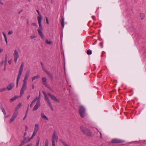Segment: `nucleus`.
Returning <instances> with one entry per match:
<instances>
[{
  "label": "nucleus",
  "mask_w": 146,
  "mask_h": 146,
  "mask_svg": "<svg viewBox=\"0 0 146 146\" xmlns=\"http://www.w3.org/2000/svg\"><path fill=\"white\" fill-rule=\"evenodd\" d=\"M48 139H46L45 141L44 146H48Z\"/></svg>",
  "instance_id": "nucleus-32"
},
{
  "label": "nucleus",
  "mask_w": 146,
  "mask_h": 146,
  "mask_svg": "<svg viewBox=\"0 0 146 146\" xmlns=\"http://www.w3.org/2000/svg\"><path fill=\"white\" fill-rule=\"evenodd\" d=\"M30 97V95H29L27 97V99H29Z\"/></svg>",
  "instance_id": "nucleus-54"
},
{
  "label": "nucleus",
  "mask_w": 146,
  "mask_h": 146,
  "mask_svg": "<svg viewBox=\"0 0 146 146\" xmlns=\"http://www.w3.org/2000/svg\"><path fill=\"white\" fill-rule=\"evenodd\" d=\"M32 143H29V144H28L27 145V146H31L32 145Z\"/></svg>",
  "instance_id": "nucleus-46"
},
{
  "label": "nucleus",
  "mask_w": 146,
  "mask_h": 146,
  "mask_svg": "<svg viewBox=\"0 0 146 146\" xmlns=\"http://www.w3.org/2000/svg\"><path fill=\"white\" fill-rule=\"evenodd\" d=\"M111 142L114 143H123L124 142V141L119 139L115 138L112 139Z\"/></svg>",
  "instance_id": "nucleus-6"
},
{
  "label": "nucleus",
  "mask_w": 146,
  "mask_h": 146,
  "mask_svg": "<svg viewBox=\"0 0 146 146\" xmlns=\"http://www.w3.org/2000/svg\"><path fill=\"white\" fill-rule=\"evenodd\" d=\"M39 139L38 138V139L36 141V146H39Z\"/></svg>",
  "instance_id": "nucleus-35"
},
{
  "label": "nucleus",
  "mask_w": 146,
  "mask_h": 146,
  "mask_svg": "<svg viewBox=\"0 0 146 146\" xmlns=\"http://www.w3.org/2000/svg\"><path fill=\"white\" fill-rule=\"evenodd\" d=\"M64 146H70V145L64 143Z\"/></svg>",
  "instance_id": "nucleus-48"
},
{
  "label": "nucleus",
  "mask_w": 146,
  "mask_h": 146,
  "mask_svg": "<svg viewBox=\"0 0 146 146\" xmlns=\"http://www.w3.org/2000/svg\"><path fill=\"white\" fill-rule=\"evenodd\" d=\"M36 133H37L36 132L34 131L33 133L32 134V135L31 136V137L29 139V141H30V140L31 139H33V137L35 135Z\"/></svg>",
  "instance_id": "nucleus-23"
},
{
  "label": "nucleus",
  "mask_w": 146,
  "mask_h": 146,
  "mask_svg": "<svg viewBox=\"0 0 146 146\" xmlns=\"http://www.w3.org/2000/svg\"><path fill=\"white\" fill-rule=\"evenodd\" d=\"M63 31H62V33H61V35L60 36V39L61 40V44L62 45V41L63 40Z\"/></svg>",
  "instance_id": "nucleus-29"
},
{
  "label": "nucleus",
  "mask_w": 146,
  "mask_h": 146,
  "mask_svg": "<svg viewBox=\"0 0 146 146\" xmlns=\"http://www.w3.org/2000/svg\"><path fill=\"white\" fill-rule=\"evenodd\" d=\"M1 110L3 112H5V110H4V108L2 107H1Z\"/></svg>",
  "instance_id": "nucleus-40"
},
{
  "label": "nucleus",
  "mask_w": 146,
  "mask_h": 146,
  "mask_svg": "<svg viewBox=\"0 0 146 146\" xmlns=\"http://www.w3.org/2000/svg\"><path fill=\"white\" fill-rule=\"evenodd\" d=\"M100 134L101 137L102 138V134H101V133L100 132Z\"/></svg>",
  "instance_id": "nucleus-64"
},
{
  "label": "nucleus",
  "mask_w": 146,
  "mask_h": 146,
  "mask_svg": "<svg viewBox=\"0 0 146 146\" xmlns=\"http://www.w3.org/2000/svg\"><path fill=\"white\" fill-rule=\"evenodd\" d=\"M40 99V97H36L32 101V102L31 103V104H32V105H33V103L35 102L38 99Z\"/></svg>",
  "instance_id": "nucleus-22"
},
{
  "label": "nucleus",
  "mask_w": 146,
  "mask_h": 146,
  "mask_svg": "<svg viewBox=\"0 0 146 146\" xmlns=\"http://www.w3.org/2000/svg\"><path fill=\"white\" fill-rule=\"evenodd\" d=\"M37 102L36 105L35 106L33 109V111H36V110L39 107L40 105V99Z\"/></svg>",
  "instance_id": "nucleus-9"
},
{
  "label": "nucleus",
  "mask_w": 146,
  "mask_h": 146,
  "mask_svg": "<svg viewBox=\"0 0 146 146\" xmlns=\"http://www.w3.org/2000/svg\"><path fill=\"white\" fill-rule=\"evenodd\" d=\"M27 115H26L25 114V116L23 118V119L24 120L26 118V117H27Z\"/></svg>",
  "instance_id": "nucleus-49"
},
{
  "label": "nucleus",
  "mask_w": 146,
  "mask_h": 146,
  "mask_svg": "<svg viewBox=\"0 0 146 146\" xmlns=\"http://www.w3.org/2000/svg\"><path fill=\"white\" fill-rule=\"evenodd\" d=\"M29 141V138L27 137H25L24 140L22 141L21 143L20 144L21 146L23 145L24 143L28 142Z\"/></svg>",
  "instance_id": "nucleus-12"
},
{
  "label": "nucleus",
  "mask_w": 146,
  "mask_h": 146,
  "mask_svg": "<svg viewBox=\"0 0 146 146\" xmlns=\"http://www.w3.org/2000/svg\"><path fill=\"white\" fill-rule=\"evenodd\" d=\"M25 131H26L28 129V126L26 125H25Z\"/></svg>",
  "instance_id": "nucleus-41"
},
{
  "label": "nucleus",
  "mask_w": 146,
  "mask_h": 146,
  "mask_svg": "<svg viewBox=\"0 0 146 146\" xmlns=\"http://www.w3.org/2000/svg\"><path fill=\"white\" fill-rule=\"evenodd\" d=\"M24 64L23 62H22L20 66V70L19 71L17 77H21V75L22 73L23 70V68L24 67Z\"/></svg>",
  "instance_id": "nucleus-7"
},
{
  "label": "nucleus",
  "mask_w": 146,
  "mask_h": 146,
  "mask_svg": "<svg viewBox=\"0 0 146 146\" xmlns=\"http://www.w3.org/2000/svg\"><path fill=\"white\" fill-rule=\"evenodd\" d=\"M27 86L23 85L22 88L21 90L20 93V97H21L24 92L25 90L27 89Z\"/></svg>",
  "instance_id": "nucleus-8"
},
{
  "label": "nucleus",
  "mask_w": 146,
  "mask_h": 146,
  "mask_svg": "<svg viewBox=\"0 0 146 146\" xmlns=\"http://www.w3.org/2000/svg\"><path fill=\"white\" fill-rule=\"evenodd\" d=\"M8 62L9 64H11L12 62V60H9L8 61Z\"/></svg>",
  "instance_id": "nucleus-42"
},
{
  "label": "nucleus",
  "mask_w": 146,
  "mask_h": 146,
  "mask_svg": "<svg viewBox=\"0 0 146 146\" xmlns=\"http://www.w3.org/2000/svg\"><path fill=\"white\" fill-rule=\"evenodd\" d=\"M58 139V137L56 135V132L54 131L53 133V136L52 137V143H55V142H56L57 141Z\"/></svg>",
  "instance_id": "nucleus-5"
},
{
  "label": "nucleus",
  "mask_w": 146,
  "mask_h": 146,
  "mask_svg": "<svg viewBox=\"0 0 146 146\" xmlns=\"http://www.w3.org/2000/svg\"><path fill=\"white\" fill-rule=\"evenodd\" d=\"M27 24H28L29 23V21L28 20H27Z\"/></svg>",
  "instance_id": "nucleus-58"
},
{
  "label": "nucleus",
  "mask_w": 146,
  "mask_h": 146,
  "mask_svg": "<svg viewBox=\"0 0 146 146\" xmlns=\"http://www.w3.org/2000/svg\"><path fill=\"white\" fill-rule=\"evenodd\" d=\"M3 36L4 37L6 43V44L7 45V37L6 35V34L4 32H3Z\"/></svg>",
  "instance_id": "nucleus-25"
},
{
  "label": "nucleus",
  "mask_w": 146,
  "mask_h": 146,
  "mask_svg": "<svg viewBox=\"0 0 146 146\" xmlns=\"http://www.w3.org/2000/svg\"><path fill=\"white\" fill-rule=\"evenodd\" d=\"M3 49H2L0 48V53H1V52L3 51Z\"/></svg>",
  "instance_id": "nucleus-56"
},
{
  "label": "nucleus",
  "mask_w": 146,
  "mask_h": 146,
  "mask_svg": "<svg viewBox=\"0 0 146 146\" xmlns=\"http://www.w3.org/2000/svg\"><path fill=\"white\" fill-rule=\"evenodd\" d=\"M62 21H61V25L63 28L64 27V19L62 17Z\"/></svg>",
  "instance_id": "nucleus-31"
},
{
  "label": "nucleus",
  "mask_w": 146,
  "mask_h": 146,
  "mask_svg": "<svg viewBox=\"0 0 146 146\" xmlns=\"http://www.w3.org/2000/svg\"><path fill=\"white\" fill-rule=\"evenodd\" d=\"M21 106L22 104L21 103H19L16 107L14 112H18L17 110L21 107Z\"/></svg>",
  "instance_id": "nucleus-18"
},
{
  "label": "nucleus",
  "mask_w": 146,
  "mask_h": 146,
  "mask_svg": "<svg viewBox=\"0 0 146 146\" xmlns=\"http://www.w3.org/2000/svg\"><path fill=\"white\" fill-rule=\"evenodd\" d=\"M48 94L52 100L56 102H59V100H58V99L56 98V97L52 95L50 93H48Z\"/></svg>",
  "instance_id": "nucleus-10"
},
{
  "label": "nucleus",
  "mask_w": 146,
  "mask_h": 146,
  "mask_svg": "<svg viewBox=\"0 0 146 146\" xmlns=\"http://www.w3.org/2000/svg\"><path fill=\"white\" fill-rule=\"evenodd\" d=\"M36 11H37V13H38V14L39 15H41L40 14V12H39V11H38V10H36Z\"/></svg>",
  "instance_id": "nucleus-45"
},
{
  "label": "nucleus",
  "mask_w": 146,
  "mask_h": 146,
  "mask_svg": "<svg viewBox=\"0 0 146 146\" xmlns=\"http://www.w3.org/2000/svg\"><path fill=\"white\" fill-rule=\"evenodd\" d=\"M41 23H38L39 27V28H40L39 29H42V25H41Z\"/></svg>",
  "instance_id": "nucleus-38"
},
{
  "label": "nucleus",
  "mask_w": 146,
  "mask_h": 146,
  "mask_svg": "<svg viewBox=\"0 0 146 146\" xmlns=\"http://www.w3.org/2000/svg\"><path fill=\"white\" fill-rule=\"evenodd\" d=\"M46 42L47 44H50L51 43V41H49L47 39H46Z\"/></svg>",
  "instance_id": "nucleus-34"
},
{
  "label": "nucleus",
  "mask_w": 146,
  "mask_h": 146,
  "mask_svg": "<svg viewBox=\"0 0 146 146\" xmlns=\"http://www.w3.org/2000/svg\"><path fill=\"white\" fill-rule=\"evenodd\" d=\"M30 73V72L29 70H27V72L26 73V74L25 75L24 79L27 80L28 78L29 75Z\"/></svg>",
  "instance_id": "nucleus-17"
},
{
  "label": "nucleus",
  "mask_w": 146,
  "mask_h": 146,
  "mask_svg": "<svg viewBox=\"0 0 146 146\" xmlns=\"http://www.w3.org/2000/svg\"><path fill=\"white\" fill-rule=\"evenodd\" d=\"M85 112V109L84 107L82 106H80L79 108V113L82 117H84L86 115Z\"/></svg>",
  "instance_id": "nucleus-2"
},
{
  "label": "nucleus",
  "mask_w": 146,
  "mask_h": 146,
  "mask_svg": "<svg viewBox=\"0 0 146 146\" xmlns=\"http://www.w3.org/2000/svg\"><path fill=\"white\" fill-rule=\"evenodd\" d=\"M46 23L47 24H49V22H48V19L47 17H46Z\"/></svg>",
  "instance_id": "nucleus-44"
},
{
  "label": "nucleus",
  "mask_w": 146,
  "mask_h": 146,
  "mask_svg": "<svg viewBox=\"0 0 146 146\" xmlns=\"http://www.w3.org/2000/svg\"><path fill=\"white\" fill-rule=\"evenodd\" d=\"M3 114H4V115H6V113L5 111V112H3Z\"/></svg>",
  "instance_id": "nucleus-60"
},
{
  "label": "nucleus",
  "mask_w": 146,
  "mask_h": 146,
  "mask_svg": "<svg viewBox=\"0 0 146 146\" xmlns=\"http://www.w3.org/2000/svg\"><path fill=\"white\" fill-rule=\"evenodd\" d=\"M13 33L12 31H9L8 33V35H10V34H12Z\"/></svg>",
  "instance_id": "nucleus-43"
},
{
  "label": "nucleus",
  "mask_w": 146,
  "mask_h": 146,
  "mask_svg": "<svg viewBox=\"0 0 146 146\" xmlns=\"http://www.w3.org/2000/svg\"><path fill=\"white\" fill-rule=\"evenodd\" d=\"M48 105L50 108V109H51V110H53V108L52 106V104L50 103V102H49V103H48Z\"/></svg>",
  "instance_id": "nucleus-28"
},
{
  "label": "nucleus",
  "mask_w": 146,
  "mask_h": 146,
  "mask_svg": "<svg viewBox=\"0 0 146 146\" xmlns=\"http://www.w3.org/2000/svg\"><path fill=\"white\" fill-rule=\"evenodd\" d=\"M52 146H55V143H52Z\"/></svg>",
  "instance_id": "nucleus-55"
},
{
  "label": "nucleus",
  "mask_w": 146,
  "mask_h": 146,
  "mask_svg": "<svg viewBox=\"0 0 146 146\" xmlns=\"http://www.w3.org/2000/svg\"><path fill=\"white\" fill-rule=\"evenodd\" d=\"M5 69H6V67H5V66L4 68V70H5Z\"/></svg>",
  "instance_id": "nucleus-62"
},
{
  "label": "nucleus",
  "mask_w": 146,
  "mask_h": 146,
  "mask_svg": "<svg viewBox=\"0 0 146 146\" xmlns=\"http://www.w3.org/2000/svg\"><path fill=\"white\" fill-rule=\"evenodd\" d=\"M27 135V133L26 132H25L24 133V137L25 136Z\"/></svg>",
  "instance_id": "nucleus-53"
},
{
  "label": "nucleus",
  "mask_w": 146,
  "mask_h": 146,
  "mask_svg": "<svg viewBox=\"0 0 146 146\" xmlns=\"http://www.w3.org/2000/svg\"><path fill=\"white\" fill-rule=\"evenodd\" d=\"M92 51L90 50H88L87 51V53L88 55H90L92 54Z\"/></svg>",
  "instance_id": "nucleus-36"
},
{
  "label": "nucleus",
  "mask_w": 146,
  "mask_h": 146,
  "mask_svg": "<svg viewBox=\"0 0 146 146\" xmlns=\"http://www.w3.org/2000/svg\"><path fill=\"white\" fill-rule=\"evenodd\" d=\"M145 17V15L144 14H141L140 15V18L141 20L143 19Z\"/></svg>",
  "instance_id": "nucleus-30"
},
{
  "label": "nucleus",
  "mask_w": 146,
  "mask_h": 146,
  "mask_svg": "<svg viewBox=\"0 0 146 146\" xmlns=\"http://www.w3.org/2000/svg\"><path fill=\"white\" fill-rule=\"evenodd\" d=\"M41 66H42V67L43 69L46 72V73H47L48 75L49 76L50 78H52V77L51 76L50 73L49 72H47V71H46V70H45V69L44 68V65H43V64L42 62H41Z\"/></svg>",
  "instance_id": "nucleus-15"
},
{
  "label": "nucleus",
  "mask_w": 146,
  "mask_h": 146,
  "mask_svg": "<svg viewBox=\"0 0 146 146\" xmlns=\"http://www.w3.org/2000/svg\"><path fill=\"white\" fill-rule=\"evenodd\" d=\"M39 125L38 124H36L35 125L34 129V131L37 132L39 129Z\"/></svg>",
  "instance_id": "nucleus-19"
},
{
  "label": "nucleus",
  "mask_w": 146,
  "mask_h": 146,
  "mask_svg": "<svg viewBox=\"0 0 146 146\" xmlns=\"http://www.w3.org/2000/svg\"><path fill=\"white\" fill-rule=\"evenodd\" d=\"M42 93L44 96L45 100L46 101V102H47L48 103H49V102H50V101L49 100L48 97L47 96L46 93L44 91L42 92Z\"/></svg>",
  "instance_id": "nucleus-14"
},
{
  "label": "nucleus",
  "mask_w": 146,
  "mask_h": 146,
  "mask_svg": "<svg viewBox=\"0 0 146 146\" xmlns=\"http://www.w3.org/2000/svg\"><path fill=\"white\" fill-rule=\"evenodd\" d=\"M36 36L35 35H31L30 36V38L31 39H33L36 37Z\"/></svg>",
  "instance_id": "nucleus-39"
},
{
  "label": "nucleus",
  "mask_w": 146,
  "mask_h": 146,
  "mask_svg": "<svg viewBox=\"0 0 146 146\" xmlns=\"http://www.w3.org/2000/svg\"><path fill=\"white\" fill-rule=\"evenodd\" d=\"M60 141L63 144H64V142H63V141H62V140H60Z\"/></svg>",
  "instance_id": "nucleus-57"
},
{
  "label": "nucleus",
  "mask_w": 146,
  "mask_h": 146,
  "mask_svg": "<svg viewBox=\"0 0 146 146\" xmlns=\"http://www.w3.org/2000/svg\"><path fill=\"white\" fill-rule=\"evenodd\" d=\"M18 114V112H14L11 118L9 120L10 123H11L15 120Z\"/></svg>",
  "instance_id": "nucleus-4"
},
{
  "label": "nucleus",
  "mask_w": 146,
  "mask_h": 146,
  "mask_svg": "<svg viewBox=\"0 0 146 146\" xmlns=\"http://www.w3.org/2000/svg\"><path fill=\"white\" fill-rule=\"evenodd\" d=\"M20 78V77H17V83H16V87H17L18 85V84H19V80Z\"/></svg>",
  "instance_id": "nucleus-26"
},
{
  "label": "nucleus",
  "mask_w": 146,
  "mask_h": 146,
  "mask_svg": "<svg viewBox=\"0 0 146 146\" xmlns=\"http://www.w3.org/2000/svg\"><path fill=\"white\" fill-rule=\"evenodd\" d=\"M9 116V115H7L5 116V118H7Z\"/></svg>",
  "instance_id": "nucleus-59"
},
{
  "label": "nucleus",
  "mask_w": 146,
  "mask_h": 146,
  "mask_svg": "<svg viewBox=\"0 0 146 146\" xmlns=\"http://www.w3.org/2000/svg\"><path fill=\"white\" fill-rule=\"evenodd\" d=\"M3 114H4V115H6V113L5 111V112H3Z\"/></svg>",
  "instance_id": "nucleus-61"
},
{
  "label": "nucleus",
  "mask_w": 146,
  "mask_h": 146,
  "mask_svg": "<svg viewBox=\"0 0 146 146\" xmlns=\"http://www.w3.org/2000/svg\"><path fill=\"white\" fill-rule=\"evenodd\" d=\"M19 97L18 96H15L12 98H11L10 99V102H11L14 100H16L17 98Z\"/></svg>",
  "instance_id": "nucleus-24"
},
{
  "label": "nucleus",
  "mask_w": 146,
  "mask_h": 146,
  "mask_svg": "<svg viewBox=\"0 0 146 146\" xmlns=\"http://www.w3.org/2000/svg\"><path fill=\"white\" fill-rule=\"evenodd\" d=\"M32 25H33L35 26H36V24L35 23H32Z\"/></svg>",
  "instance_id": "nucleus-52"
},
{
  "label": "nucleus",
  "mask_w": 146,
  "mask_h": 146,
  "mask_svg": "<svg viewBox=\"0 0 146 146\" xmlns=\"http://www.w3.org/2000/svg\"><path fill=\"white\" fill-rule=\"evenodd\" d=\"M80 129L82 132L84 134L89 137L92 136V133L88 128L83 125H81Z\"/></svg>",
  "instance_id": "nucleus-1"
},
{
  "label": "nucleus",
  "mask_w": 146,
  "mask_h": 146,
  "mask_svg": "<svg viewBox=\"0 0 146 146\" xmlns=\"http://www.w3.org/2000/svg\"><path fill=\"white\" fill-rule=\"evenodd\" d=\"M42 19V16L41 15H39L37 17V19L38 23H41V20Z\"/></svg>",
  "instance_id": "nucleus-21"
},
{
  "label": "nucleus",
  "mask_w": 146,
  "mask_h": 146,
  "mask_svg": "<svg viewBox=\"0 0 146 146\" xmlns=\"http://www.w3.org/2000/svg\"><path fill=\"white\" fill-rule=\"evenodd\" d=\"M6 90V88H0V92H3L4 91H5Z\"/></svg>",
  "instance_id": "nucleus-37"
},
{
  "label": "nucleus",
  "mask_w": 146,
  "mask_h": 146,
  "mask_svg": "<svg viewBox=\"0 0 146 146\" xmlns=\"http://www.w3.org/2000/svg\"><path fill=\"white\" fill-rule=\"evenodd\" d=\"M13 55L14 57V61L15 64L17 63V61L19 57V54L18 51L16 50H15L13 53Z\"/></svg>",
  "instance_id": "nucleus-3"
},
{
  "label": "nucleus",
  "mask_w": 146,
  "mask_h": 146,
  "mask_svg": "<svg viewBox=\"0 0 146 146\" xmlns=\"http://www.w3.org/2000/svg\"><path fill=\"white\" fill-rule=\"evenodd\" d=\"M14 86V84L12 83L9 84L8 85L7 87V88L8 90H12Z\"/></svg>",
  "instance_id": "nucleus-11"
},
{
  "label": "nucleus",
  "mask_w": 146,
  "mask_h": 146,
  "mask_svg": "<svg viewBox=\"0 0 146 146\" xmlns=\"http://www.w3.org/2000/svg\"><path fill=\"white\" fill-rule=\"evenodd\" d=\"M28 108H29V107H28V108L27 111L26 112V113H25V115H27V114L28 113Z\"/></svg>",
  "instance_id": "nucleus-47"
},
{
  "label": "nucleus",
  "mask_w": 146,
  "mask_h": 146,
  "mask_svg": "<svg viewBox=\"0 0 146 146\" xmlns=\"http://www.w3.org/2000/svg\"><path fill=\"white\" fill-rule=\"evenodd\" d=\"M103 44V43L102 42H100V45H101V47L102 48V45Z\"/></svg>",
  "instance_id": "nucleus-51"
},
{
  "label": "nucleus",
  "mask_w": 146,
  "mask_h": 146,
  "mask_svg": "<svg viewBox=\"0 0 146 146\" xmlns=\"http://www.w3.org/2000/svg\"><path fill=\"white\" fill-rule=\"evenodd\" d=\"M39 77V76L38 75L35 76L32 78V81H34L35 79L38 78Z\"/></svg>",
  "instance_id": "nucleus-27"
},
{
  "label": "nucleus",
  "mask_w": 146,
  "mask_h": 146,
  "mask_svg": "<svg viewBox=\"0 0 146 146\" xmlns=\"http://www.w3.org/2000/svg\"><path fill=\"white\" fill-rule=\"evenodd\" d=\"M42 82L45 86H47V85L46 82V78L43 77L42 78Z\"/></svg>",
  "instance_id": "nucleus-20"
},
{
  "label": "nucleus",
  "mask_w": 146,
  "mask_h": 146,
  "mask_svg": "<svg viewBox=\"0 0 146 146\" xmlns=\"http://www.w3.org/2000/svg\"><path fill=\"white\" fill-rule=\"evenodd\" d=\"M32 104H31L30 105V107H31V108H32Z\"/></svg>",
  "instance_id": "nucleus-63"
},
{
  "label": "nucleus",
  "mask_w": 146,
  "mask_h": 146,
  "mask_svg": "<svg viewBox=\"0 0 146 146\" xmlns=\"http://www.w3.org/2000/svg\"><path fill=\"white\" fill-rule=\"evenodd\" d=\"M41 117L44 119H46V120H48V118L46 116L44 113H42L41 114Z\"/></svg>",
  "instance_id": "nucleus-16"
},
{
  "label": "nucleus",
  "mask_w": 146,
  "mask_h": 146,
  "mask_svg": "<svg viewBox=\"0 0 146 146\" xmlns=\"http://www.w3.org/2000/svg\"><path fill=\"white\" fill-rule=\"evenodd\" d=\"M27 80L24 79L23 80V85H26L27 86Z\"/></svg>",
  "instance_id": "nucleus-33"
},
{
  "label": "nucleus",
  "mask_w": 146,
  "mask_h": 146,
  "mask_svg": "<svg viewBox=\"0 0 146 146\" xmlns=\"http://www.w3.org/2000/svg\"><path fill=\"white\" fill-rule=\"evenodd\" d=\"M42 29H38L37 31L41 38L42 39H43L44 38V36L42 34Z\"/></svg>",
  "instance_id": "nucleus-13"
},
{
  "label": "nucleus",
  "mask_w": 146,
  "mask_h": 146,
  "mask_svg": "<svg viewBox=\"0 0 146 146\" xmlns=\"http://www.w3.org/2000/svg\"><path fill=\"white\" fill-rule=\"evenodd\" d=\"M32 88L33 89H34L35 88V86L34 85H32Z\"/></svg>",
  "instance_id": "nucleus-50"
}]
</instances>
